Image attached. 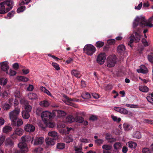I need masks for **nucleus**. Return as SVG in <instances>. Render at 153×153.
I'll return each instance as SVG.
<instances>
[{
	"instance_id": "f257e3e1",
	"label": "nucleus",
	"mask_w": 153,
	"mask_h": 153,
	"mask_svg": "<svg viewBox=\"0 0 153 153\" xmlns=\"http://www.w3.org/2000/svg\"><path fill=\"white\" fill-rule=\"evenodd\" d=\"M14 3L13 0H6L0 3V14H5L10 10Z\"/></svg>"
},
{
	"instance_id": "f03ea898",
	"label": "nucleus",
	"mask_w": 153,
	"mask_h": 153,
	"mask_svg": "<svg viewBox=\"0 0 153 153\" xmlns=\"http://www.w3.org/2000/svg\"><path fill=\"white\" fill-rule=\"evenodd\" d=\"M20 109L19 108H15L9 114L10 118L11 120V125L13 126H16V121L18 119V116L19 112Z\"/></svg>"
},
{
	"instance_id": "7ed1b4c3",
	"label": "nucleus",
	"mask_w": 153,
	"mask_h": 153,
	"mask_svg": "<svg viewBox=\"0 0 153 153\" xmlns=\"http://www.w3.org/2000/svg\"><path fill=\"white\" fill-rule=\"evenodd\" d=\"M83 50L87 55L91 56L94 53L96 49L95 47L91 44H87L85 46Z\"/></svg>"
},
{
	"instance_id": "20e7f679",
	"label": "nucleus",
	"mask_w": 153,
	"mask_h": 153,
	"mask_svg": "<svg viewBox=\"0 0 153 153\" xmlns=\"http://www.w3.org/2000/svg\"><path fill=\"white\" fill-rule=\"evenodd\" d=\"M117 56L115 55L110 56L107 59V66L109 68L114 67L117 62Z\"/></svg>"
},
{
	"instance_id": "39448f33",
	"label": "nucleus",
	"mask_w": 153,
	"mask_h": 153,
	"mask_svg": "<svg viewBox=\"0 0 153 153\" xmlns=\"http://www.w3.org/2000/svg\"><path fill=\"white\" fill-rule=\"evenodd\" d=\"M54 116L53 114L47 111H43L41 114V117L44 122H46V121L50 120Z\"/></svg>"
},
{
	"instance_id": "423d86ee",
	"label": "nucleus",
	"mask_w": 153,
	"mask_h": 153,
	"mask_svg": "<svg viewBox=\"0 0 153 153\" xmlns=\"http://www.w3.org/2000/svg\"><path fill=\"white\" fill-rule=\"evenodd\" d=\"M134 22L133 23V27L135 28L139 24L140 26L143 27L144 22V17H137L134 20Z\"/></svg>"
},
{
	"instance_id": "0eeeda50",
	"label": "nucleus",
	"mask_w": 153,
	"mask_h": 153,
	"mask_svg": "<svg viewBox=\"0 0 153 153\" xmlns=\"http://www.w3.org/2000/svg\"><path fill=\"white\" fill-rule=\"evenodd\" d=\"M18 146L20 149L16 151V153H26L28 151L27 144L24 143H19L18 145Z\"/></svg>"
},
{
	"instance_id": "6e6552de",
	"label": "nucleus",
	"mask_w": 153,
	"mask_h": 153,
	"mask_svg": "<svg viewBox=\"0 0 153 153\" xmlns=\"http://www.w3.org/2000/svg\"><path fill=\"white\" fill-rule=\"evenodd\" d=\"M106 55L105 53H101L97 56V62L100 65L103 64L106 59Z\"/></svg>"
},
{
	"instance_id": "1a4fd4ad",
	"label": "nucleus",
	"mask_w": 153,
	"mask_h": 153,
	"mask_svg": "<svg viewBox=\"0 0 153 153\" xmlns=\"http://www.w3.org/2000/svg\"><path fill=\"white\" fill-rule=\"evenodd\" d=\"M1 68L2 71L5 72L7 74H8V71L9 69V66L8 65V63L7 62H4L1 63Z\"/></svg>"
},
{
	"instance_id": "9d476101",
	"label": "nucleus",
	"mask_w": 153,
	"mask_h": 153,
	"mask_svg": "<svg viewBox=\"0 0 153 153\" xmlns=\"http://www.w3.org/2000/svg\"><path fill=\"white\" fill-rule=\"evenodd\" d=\"M35 129V127L33 125L30 124H27L24 128V129L25 131L30 132H33Z\"/></svg>"
},
{
	"instance_id": "9b49d317",
	"label": "nucleus",
	"mask_w": 153,
	"mask_h": 153,
	"mask_svg": "<svg viewBox=\"0 0 153 153\" xmlns=\"http://www.w3.org/2000/svg\"><path fill=\"white\" fill-rule=\"evenodd\" d=\"M137 71L138 73L143 74H146L148 72L147 68L144 65H141L140 68L137 69Z\"/></svg>"
},
{
	"instance_id": "f8f14e48",
	"label": "nucleus",
	"mask_w": 153,
	"mask_h": 153,
	"mask_svg": "<svg viewBox=\"0 0 153 153\" xmlns=\"http://www.w3.org/2000/svg\"><path fill=\"white\" fill-rule=\"evenodd\" d=\"M114 109L120 113L127 114H128V111L126 109L124 108H120L119 107H115Z\"/></svg>"
},
{
	"instance_id": "ddd939ff",
	"label": "nucleus",
	"mask_w": 153,
	"mask_h": 153,
	"mask_svg": "<svg viewBox=\"0 0 153 153\" xmlns=\"http://www.w3.org/2000/svg\"><path fill=\"white\" fill-rule=\"evenodd\" d=\"M125 47L123 45H119L117 48V52L120 55L123 54L125 51Z\"/></svg>"
},
{
	"instance_id": "4468645a",
	"label": "nucleus",
	"mask_w": 153,
	"mask_h": 153,
	"mask_svg": "<svg viewBox=\"0 0 153 153\" xmlns=\"http://www.w3.org/2000/svg\"><path fill=\"white\" fill-rule=\"evenodd\" d=\"M44 141V138L42 137H36L34 140V144L35 145H42Z\"/></svg>"
},
{
	"instance_id": "2eb2a0df",
	"label": "nucleus",
	"mask_w": 153,
	"mask_h": 153,
	"mask_svg": "<svg viewBox=\"0 0 153 153\" xmlns=\"http://www.w3.org/2000/svg\"><path fill=\"white\" fill-rule=\"evenodd\" d=\"M5 145L10 147H13L14 146L13 141L10 138L6 139L5 142Z\"/></svg>"
},
{
	"instance_id": "dca6fc26",
	"label": "nucleus",
	"mask_w": 153,
	"mask_h": 153,
	"mask_svg": "<svg viewBox=\"0 0 153 153\" xmlns=\"http://www.w3.org/2000/svg\"><path fill=\"white\" fill-rule=\"evenodd\" d=\"M56 140L51 138L47 137L45 140L46 144L48 145H53L55 143Z\"/></svg>"
},
{
	"instance_id": "f3484780",
	"label": "nucleus",
	"mask_w": 153,
	"mask_h": 153,
	"mask_svg": "<svg viewBox=\"0 0 153 153\" xmlns=\"http://www.w3.org/2000/svg\"><path fill=\"white\" fill-rule=\"evenodd\" d=\"M63 97L66 99V100L64 101V102L65 103L68 105L72 106H74V104L71 102L72 100V99L68 97L65 95H64Z\"/></svg>"
},
{
	"instance_id": "a211bd4d",
	"label": "nucleus",
	"mask_w": 153,
	"mask_h": 153,
	"mask_svg": "<svg viewBox=\"0 0 153 153\" xmlns=\"http://www.w3.org/2000/svg\"><path fill=\"white\" fill-rule=\"evenodd\" d=\"M46 126L49 128H53L55 126V123L50 120L44 122Z\"/></svg>"
},
{
	"instance_id": "6ab92c4d",
	"label": "nucleus",
	"mask_w": 153,
	"mask_h": 153,
	"mask_svg": "<svg viewBox=\"0 0 153 153\" xmlns=\"http://www.w3.org/2000/svg\"><path fill=\"white\" fill-rule=\"evenodd\" d=\"M71 74L75 77L79 78L80 77L81 74L80 72L76 70H73L71 71Z\"/></svg>"
},
{
	"instance_id": "aec40b11",
	"label": "nucleus",
	"mask_w": 153,
	"mask_h": 153,
	"mask_svg": "<svg viewBox=\"0 0 153 153\" xmlns=\"http://www.w3.org/2000/svg\"><path fill=\"white\" fill-rule=\"evenodd\" d=\"M49 136L51 137V138L56 140L58 138L57 133L55 131H51L48 133Z\"/></svg>"
},
{
	"instance_id": "412c9836",
	"label": "nucleus",
	"mask_w": 153,
	"mask_h": 153,
	"mask_svg": "<svg viewBox=\"0 0 153 153\" xmlns=\"http://www.w3.org/2000/svg\"><path fill=\"white\" fill-rule=\"evenodd\" d=\"M113 147L114 149L116 150L120 149L122 147V144L119 142H116L114 144Z\"/></svg>"
},
{
	"instance_id": "4be33fe9",
	"label": "nucleus",
	"mask_w": 153,
	"mask_h": 153,
	"mask_svg": "<svg viewBox=\"0 0 153 153\" xmlns=\"http://www.w3.org/2000/svg\"><path fill=\"white\" fill-rule=\"evenodd\" d=\"M123 128L125 131H128L131 129L132 126L128 123H124L123 125Z\"/></svg>"
},
{
	"instance_id": "5701e85b",
	"label": "nucleus",
	"mask_w": 153,
	"mask_h": 153,
	"mask_svg": "<svg viewBox=\"0 0 153 153\" xmlns=\"http://www.w3.org/2000/svg\"><path fill=\"white\" fill-rule=\"evenodd\" d=\"M23 130L20 128H17L14 131L15 133H16L19 136L22 135L23 133Z\"/></svg>"
},
{
	"instance_id": "b1692460",
	"label": "nucleus",
	"mask_w": 153,
	"mask_h": 153,
	"mask_svg": "<svg viewBox=\"0 0 153 153\" xmlns=\"http://www.w3.org/2000/svg\"><path fill=\"white\" fill-rule=\"evenodd\" d=\"M65 141L67 143H69L73 141L72 136L71 135H69L67 136L65 138Z\"/></svg>"
},
{
	"instance_id": "393cba45",
	"label": "nucleus",
	"mask_w": 153,
	"mask_h": 153,
	"mask_svg": "<svg viewBox=\"0 0 153 153\" xmlns=\"http://www.w3.org/2000/svg\"><path fill=\"white\" fill-rule=\"evenodd\" d=\"M22 115L23 117L26 119H28L30 117L29 113L23 111L22 112Z\"/></svg>"
},
{
	"instance_id": "a878e982",
	"label": "nucleus",
	"mask_w": 153,
	"mask_h": 153,
	"mask_svg": "<svg viewBox=\"0 0 153 153\" xmlns=\"http://www.w3.org/2000/svg\"><path fill=\"white\" fill-rule=\"evenodd\" d=\"M9 93L6 91H4L1 94L2 97L4 99H7L9 97Z\"/></svg>"
},
{
	"instance_id": "bb28decb",
	"label": "nucleus",
	"mask_w": 153,
	"mask_h": 153,
	"mask_svg": "<svg viewBox=\"0 0 153 153\" xmlns=\"http://www.w3.org/2000/svg\"><path fill=\"white\" fill-rule=\"evenodd\" d=\"M141 135L140 133L138 131H136L134 132L133 135V137L137 139H140L141 138Z\"/></svg>"
},
{
	"instance_id": "cd10ccee",
	"label": "nucleus",
	"mask_w": 153,
	"mask_h": 153,
	"mask_svg": "<svg viewBox=\"0 0 153 153\" xmlns=\"http://www.w3.org/2000/svg\"><path fill=\"white\" fill-rule=\"evenodd\" d=\"M67 121L69 123H72L75 120V118L71 115H69L67 117Z\"/></svg>"
},
{
	"instance_id": "c85d7f7f",
	"label": "nucleus",
	"mask_w": 153,
	"mask_h": 153,
	"mask_svg": "<svg viewBox=\"0 0 153 153\" xmlns=\"http://www.w3.org/2000/svg\"><path fill=\"white\" fill-rule=\"evenodd\" d=\"M25 110L23 111L30 113L31 111L32 107L28 104H26L25 105Z\"/></svg>"
},
{
	"instance_id": "c756f323",
	"label": "nucleus",
	"mask_w": 153,
	"mask_h": 153,
	"mask_svg": "<svg viewBox=\"0 0 153 153\" xmlns=\"http://www.w3.org/2000/svg\"><path fill=\"white\" fill-rule=\"evenodd\" d=\"M104 45V42L99 41L96 43L95 46L97 48H100L103 46Z\"/></svg>"
},
{
	"instance_id": "7c9ffc66",
	"label": "nucleus",
	"mask_w": 153,
	"mask_h": 153,
	"mask_svg": "<svg viewBox=\"0 0 153 153\" xmlns=\"http://www.w3.org/2000/svg\"><path fill=\"white\" fill-rule=\"evenodd\" d=\"M134 33L135 34V36H134L135 38L134 39L135 41L136 42H138L140 39V33L136 32Z\"/></svg>"
},
{
	"instance_id": "2f4dec72",
	"label": "nucleus",
	"mask_w": 153,
	"mask_h": 153,
	"mask_svg": "<svg viewBox=\"0 0 153 153\" xmlns=\"http://www.w3.org/2000/svg\"><path fill=\"white\" fill-rule=\"evenodd\" d=\"M75 120L76 122L79 123H82L84 121V119L82 117L78 116L76 117Z\"/></svg>"
},
{
	"instance_id": "473e14b6",
	"label": "nucleus",
	"mask_w": 153,
	"mask_h": 153,
	"mask_svg": "<svg viewBox=\"0 0 153 153\" xmlns=\"http://www.w3.org/2000/svg\"><path fill=\"white\" fill-rule=\"evenodd\" d=\"M82 97L84 99H88L91 97V95L88 92H85L83 93Z\"/></svg>"
},
{
	"instance_id": "72a5a7b5",
	"label": "nucleus",
	"mask_w": 153,
	"mask_h": 153,
	"mask_svg": "<svg viewBox=\"0 0 153 153\" xmlns=\"http://www.w3.org/2000/svg\"><path fill=\"white\" fill-rule=\"evenodd\" d=\"M39 104L41 106L45 107H47L49 105V102L47 100L41 101L40 102Z\"/></svg>"
},
{
	"instance_id": "f704fd0d",
	"label": "nucleus",
	"mask_w": 153,
	"mask_h": 153,
	"mask_svg": "<svg viewBox=\"0 0 153 153\" xmlns=\"http://www.w3.org/2000/svg\"><path fill=\"white\" fill-rule=\"evenodd\" d=\"M12 127L9 126H6L3 129V132L5 133H7L10 131L12 130Z\"/></svg>"
},
{
	"instance_id": "c9c22d12",
	"label": "nucleus",
	"mask_w": 153,
	"mask_h": 153,
	"mask_svg": "<svg viewBox=\"0 0 153 153\" xmlns=\"http://www.w3.org/2000/svg\"><path fill=\"white\" fill-rule=\"evenodd\" d=\"M137 146V144L133 142H129L128 143V146L130 148H135Z\"/></svg>"
},
{
	"instance_id": "e433bc0d",
	"label": "nucleus",
	"mask_w": 153,
	"mask_h": 153,
	"mask_svg": "<svg viewBox=\"0 0 153 153\" xmlns=\"http://www.w3.org/2000/svg\"><path fill=\"white\" fill-rule=\"evenodd\" d=\"M111 117L113 120L114 122L119 123L121 121V119L120 118H118L117 117L114 116V115H111Z\"/></svg>"
},
{
	"instance_id": "4c0bfd02",
	"label": "nucleus",
	"mask_w": 153,
	"mask_h": 153,
	"mask_svg": "<svg viewBox=\"0 0 153 153\" xmlns=\"http://www.w3.org/2000/svg\"><path fill=\"white\" fill-rule=\"evenodd\" d=\"M139 89L140 91L144 92H147L149 90V88L146 86L140 87Z\"/></svg>"
},
{
	"instance_id": "58836bf2",
	"label": "nucleus",
	"mask_w": 153,
	"mask_h": 153,
	"mask_svg": "<svg viewBox=\"0 0 153 153\" xmlns=\"http://www.w3.org/2000/svg\"><path fill=\"white\" fill-rule=\"evenodd\" d=\"M135 38L134 35L131 36L130 38V41L128 42V45L131 47H132V44L133 43L134 40H135Z\"/></svg>"
},
{
	"instance_id": "ea45409f",
	"label": "nucleus",
	"mask_w": 153,
	"mask_h": 153,
	"mask_svg": "<svg viewBox=\"0 0 153 153\" xmlns=\"http://www.w3.org/2000/svg\"><path fill=\"white\" fill-rule=\"evenodd\" d=\"M56 147L60 149H64L65 147V144L63 143H59L57 144Z\"/></svg>"
},
{
	"instance_id": "a19ab883",
	"label": "nucleus",
	"mask_w": 153,
	"mask_h": 153,
	"mask_svg": "<svg viewBox=\"0 0 153 153\" xmlns=\"http://www.w3.org/2000/svg\"><path fill=\"white\" fill-rule=\"evenodd\" d=\"M18 78L19 81L23 82H27L28 80L27 78L23 76H19L18 77Z\"/></svg>"
},
{
	"instance_id": "79ce46f5",
	"label": "nucleus",
	"mask_w": 153,
	"mask_h": 153,
	"mask_svg": "<svg viewBox=\"0 0 153 153\" xmlns=\"http://www.w3.org/2000/svg\"><path fill=\"white\" fill-rule=\"evenodd\" d=\"M10 105L8 103H5L3 105V108L4 110H7L10 109Z\"/></svg>"
},
{
	"instance_id": "37998d69",
	"label": "nucleus",
	"mask_w": 153,
	"mask_h": 153,
	"mask_svg": "<svg viewBox=\"0 0 153 153\" xmlns=\"http://www.w3.org/2000/svg\"><path fill=\"white\" fill-rule=\"evenodd\" d=\"M25 6H21L19 7L17 10V12L18 13H19L21 12H22L25 10Z\"/></svg>"
},
{
	"instance_id": "c03bdc74",
	"label": "nucleus",
	"mask_w": 153,
	"mask_h": 153,
	"mask_svg": "<svg viewBox=\"0 0 153 153\" xmlns=\"http://www.w3.org/2000/svg\"><path fill=\"white\" fill-rule=\"evenodd\" d=\"M52 65L57 70H58L60 69L59 65L56 63L54 62H52Z\"/></svg>"
},
{
	"instance_id": "a18cd8bd",
	"label": "nucleus",
	"mask_w": 153,
	"mask_h": 153,
	"mask_svg": "<svg viewBox=\"0 0 153 153\" xmlns=\"http://www.w3.org/2000/svg\"><path fill=\"white\" fill-rule=\"evenodd\" d=\"M150 22H146L145 20V19H144V26H149L150 27H153V25L151 23H150Z\"/></svg>"
},
{
	"instance_id": "49530a36",
	"label": "nucleus",
	"mask_w": 153,
	"mask_h": 153,
	"mask_svg": "<svg viewBox=\"0 0 153 153\" xmlns=\"http://www.w3.org/2000/svg\"><path fill=\"white\" fill-rule=\"evenodd\" d=\"M143 122L144 123H147L151 124H153V120L148 119H146L144 120Z\"/></svg>"
},
{
	"instance_id": "de8ad7c7",
	"label": "nucleus",
	"mask_w": 153,
	"mask_h": 153,
	"mask_svg": "<svg viewBox=\"0 0 153 153\" xmlns=\"http://www.w3.org/2000/svg\"><path fill=\"white\" fill-rule=\"evenodd\" d=\"M102 148L104 149L108 150H110L111 149V147L108 145H104L102 146Z\"/></svg>"
},
{
	"instance_id": "09e8293b",
	"label": "nucleus",
	"mask_w": 153,
	"mask_h": 153,
	"mask_svg": "<svg viewBox=\"0 0 153 153\" xmlns=\"http://www.w3.org/2000/svg\"><path fill=\"white\" fill-rule=\"evenodd\" d=\"M95 142L98 145H100L104 142L103 140L101 139H98L95 140Z\"/></svg>"
},
{
	"instance_id": "8fccbe9b",
	"label": "nucleus",
	"mask_w": 153,
	"mask_h": 153,
	"mask_svg": "<svg viewBox=\"0 0 153 153\" xmlns=\"http://www.w3.org/2000/svg\"><path fill=\"white\" fill-rule=\"evenodd\" d=\"M142 151L144 153H150L151 151L148 148H143Z\"/></svg>"
},
{
	"instance_id": "3c124183",
	"label": "nucleus",
	"mask_w": 153,
	"mask_h": 153,
	"mask_svg": "<svg viewBox=\"0 0 153 153\" xmlns=\"http://www.w3.org/2000/svg\"><path fill=\"white\" fill-rule=\"evenodd\" d=\"M23 123V122L21 119H19L17 121H16V126H19L22 125Z\"/></svg>"
},
{
	"instance_id": "603ef678",
	"label": "nucleus",
	"mask_w": 153,
	"mask_h": 153,
	"mask_svg": "<svg viewBox=\"0 0 153 153\" xmlns=\"http://www.w3.org/2000/svg\"><path fill=\"white\" fill-rule=\"evenodd\" d=\"M72 129V128L71 127L68 128L67 130L63 129V132L62 133L64 134H68L69 133L70 131Z\"/></svg>"
},
{
	"instance_id": "864d4df0",
	"label": "nucleus",
	"mask_w": 153,
	"mask_h": 153,
	"mask_svg": "<svg viewBox=\"0 0 153 153\" xmlns=\"http://www.w3.org/2000/svg\"><path fill=\"white\" fill-rule=\"evenodd\" d=\"M5 139V136H2L0 137V146L3 143Z\"/></svg>"
},
{
	"instance_id": "5fc2aeb1",
	"label": "nucleus",
	"mask_w": 153,
	"mask_h": 153,
	"mask_svg": "<svg viewBox=\"0 0 153 153\" xmlns=\"http://www.w3.org/2000/svg\"><path fill=\"white\" fill-rule=\"evenodd\" d=\"M142 42L145 46H147L149 45L148 43L145 38H143L142 39Z\"/></svg>"
},
{
	"instance_id": "6e6d98bb",
	"label": "nucleus",
	"mask_w": 153,
	"mask_h": 153,
	"mask_svg": "<svg viewBox=\"0 0 153 153\" xmlns=\"http://www.w3.org/2000/svg\"><path fill=\"white\" fill-rule=\"evenodd\" d=\"M15 13V11L12 10L10 12H9L7 14V16L11 18L13 16V15Z\"/></svg>"
},
{
	"instance_id": "4d7b16f0",
	"label": "nucleus",
	"mask_w": 153,
	"mask_h": 153,
	"mask_svg": "<svg viewBox=\"0 0 153 153\" xmlns=\"http://www.w3.org/2000/svg\"><path fill=\"white\" fill-rule=\"evenodd\" d=\"M18 136H19L16 133H15V132H14L13 134L11 135V137L12 139L15 140L16 139Z\"/></svg>"
},
{
	"instance_id": "13d9d810",
	"label": "nucleus",
	"mask_w": 153,
	"mask_h": 153,
	"mask_svg": "<svg viewBox=\"0 0 153 153\" xmlns=\"http://www.w3.org/2000/svg\"><path fill=\"white\" fill-rule=\"evenodd\" d=\"M108 42L110 45H112L115 43V39H111L108 40Z\"/></svg>"
},
{
	"instance_id": "bf43d9fd",
	"label": "nucleus",
	"mask_w": 153,
	"mask_h": 153,
	"mask_svg": "<svg viewBox=\"0 0 153 153\" xmlns=\"http://www.w3.org/2000/svg\"><path fill=\"white\" fill-rule=\"evenodd\" d=\"M16 74V71L13 70H10L9 73H8V74H9L11 76L15 75Z\"/></svg>"
},
{
	"instance_id": "052dcab7",
	"label": "nucleus",
	"mask_w": 153,
	"mask_h": 153,
	"mask_svg": "<svg viewBox=\"0 0 153 153\" xmlns=\"http://www.w3.org/2000/svg\"><path fill=\"white\" fill-rule=\"evenodd\" d=\"M148 59L149 61L153 64V56L151 55H148Z\"/></svg>"
},
{
	"instance_id": "680f3d73",
	"label": "nucleus",
	"mask_w": 153,
	"mask_h": 153,
	"mask_svg": "<svg viewBox=\"0 0 153 153\" xmlns=\"http://www.w3.org/2000/svg\"><path fill=\"white\" fill-rule=\"evenodd\" d=\"M31 0H25V1H22L21 3V5L23 4H27Z\"/></svg>"
},
{
	"instance_id": "e2e57ef3",
	"label": "nucleus",
	"mask_w": 153,
	"mask_h": 153,
	"mask_svg": "<svg viewBox=\"0 0 153 153\" xmlns=\"http://www.w3.org/2000/svg\"><path fill=\"white\" fill-rule=\"evenodd\" d=\"M128 150V148L126 146H124L122 149V152L124 153H126Z\"/></svg>"
},
{
	"instance_id": "0e129e2a",
	"label": "nucleus",
	"mask_w": 153,
	"mask_h": 153,
	"mask_svg": "<svg viewBox=\"0 0 153 153\" xmlns=\"http://www.w3.org/2000/svg\"><path fill=\"white\" fill-rule=\"evenodd\" d=\"M143 4L141 2L137 6H135V9L137 10H140L141 9V7L142 6Z\"/></svg>"
},
{
	"instance_id": "69168bd1",
	"label": "nucleus",
	"mask_w": 153,
	"mask_h": 153,
	"mask_svg": "<svg viewBox=\"0 0 153 153\" xmlns=\"http://www.w3.org/2000/svg\"><path fill=\"white\" fill-rule=\"evenodd\" d=\"M48 56H50V57H52V58H53V59H54L56 61H58V60H59L60 59L58 58V57H56L55 56H54V55H53L51 54H49L48 55Z\"/></svg>"
},
{
	"instance_id": "338daca9",
	"label": "nucleus",
	"mask_w": 153,
	"mask_h": 153,
	"mask_svg": "<svg viewBox=\"0 0 153 153\" xmlns=\"http://www.w3.org/2000/svg\"><path fill=\"white\" fill-rule=\"evenodd\" d=\"M111 137V134L109 133H106L105 134V139L107 140H108Z\"/></svg>"
},
{
	"instance_id": "774afa93",
	"label": "nucleus",
	"mask_w": 153,
	"mask_h": 153,
	"mask_svg": "<svg viewBox=\"0 0 153 153\" xmlns=\"http://www.w3.org/2000/svg\"><path fill=\"white\" fill-rule=\"evenodd\" d=\"M147 99L149 102L153 103V98L150 96H148L147 97Z\"/></svg>"
}]
</instances>
